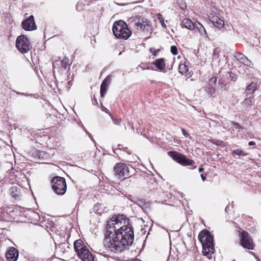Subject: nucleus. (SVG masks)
Here are the masks:
<instances>
[{
  "label": "nucleus",
  "mask_w": 261,
  "mask_h": 261,
  "mask_svg": "<svg viewBox=\"0 0 261 261\" xmlns=\"http://www.w3.org/2000/svg\"><path fill=\"white\" fill-rule=\"evenodd\" d=\"M128 225V220L123 215L113 217L108 221L103 239V245L107 250L119 253L132 245L134 231Z\"/></svg>",
  "instance_id": "obj_1"
},
{
  "label": "nucleus",
  "mask_w": 261,
  "mask_h": 261,
  "mask_svg": "<svg viewBox=\"0 0 261 261\" xmlns=\"http://www.w3.org/2000/svg\"><path fill=\"white\" fill-rule=\"evenodd\" d=\"M198 239L202 245V253L204 255L214 252V240L211 232L205 229L200 232Z\"/></svg>",
  "instance_id": "obj_2"
},
{
  "label": "nucleus",
  "mask_w": 261,
  "mask_h": 261,
  "mask_svg": "<svg viewBox=\"0 0 261 261\" xmlns=\"http://www.w3.org/2000/svg\"><path fill=\"white\" fill-rule=\"evenodd\" d=\"M112 31L116 38L118 39H127L132 34L127 24L123 20L115 21Z\"/></svg>",
  "instance_id": "obj_3"
},
{
  "label": "nucleus",
  "mask_w": 261,
  "mask_h": 261,
  "mask_svg": "<svg viewBox=\"0 0 261 261\" xmlns=\"http://www.w3.org/2000/svg\"><path fill=\"white\" fill-rule=\"evenodd\" d=\"M74 248L79 257L82 261H94V258L88 248L79 239L74 243Z\"/></svg>",
  "instance_id": "obj_4"
},
{
  "label": "nucleus",
  "mask_w": 261,
  "mask_h": 261,
  "mask_svg": "<svg viewBox=\"0 0 261 261\" xmlns=\"http://www.w3.org/2000/svg\"><path fill=\"white\" fill-rule=\"evenodd\" d=\"M129 24L137 31H149L151 30L150 22L147 19L141 17L130 18Z\"/></svg>",
  "instance_id": "obj_5"
},
{
  "label": "nucleus",
  "mask_w": 261,
  "mask_h": 261,
  "mask_svg": "<svg viewBox=\"0 0 261 261\" xmlns=\"http://www.w3.org/2000/svg\"><path fill=\"white\" fill-rule=\"evenodd\" d=\"M52 188L58 195H63L66 191L67 185L64 178L60 176L54 177L51 180Z\"/></svg>",
  "instance_id": "obj_6"
},
{
  "label": "nucleus",
  "mask_w": 261,
  "mask_h": 261,
  "mask_svg": "<svg viewBox=\"0 0 261 261\" xmlns=\"http://www.w3.org/2000/svg\"><path fill=\"white\" fill-rule=\"evenodd\" d=\"M168 153L171 158L181 165L184 166H192L194 169L196 168V166H193L195 161L187 158L186 155L174 151H169Z\"/></svg>",
  "instance_id": "obj_7"
},
{
  "label": "nucleus",
  "mask_w": 261,
  "mask_h": 261,
  "mask_svg": "<svg viewBox=\"0 0 261 261\" xmlns=\"http://www.w3.org/2000/svg\"><path fill=\"white\" fill-rule=\"evenodd\" d=\"M16 47L22 54H25L30 50V42L24 35L19 36L16 40Z\"/></svg>",
  "instance_id": "obj_8"
},
{
  "label": "nucleus",
  "mask_w": 261,
  "mask_h": 261,
  "mask_svg": "<svg viewBox=\"0 0 261 261\" xmlns=\"http://www.w3.org/2000/svg\"><path fill=\"white\" fill-rule=\"evenodd\" d=\"M114 173L118 178L122 177H129V171L127 165L123 163H118L114 167Z\"/></svg>",
  "instance_id": "obj_9"
},
{
  "label": "nucleus",
  "mask_w": 261,
  "mask_h": 261,
  "mask_svg": "<svg viewBox=\"0 0 261 261\" xmlns=\"http://www.w3.org/2000/svg\"><path fill=\"white\" fill-rule=\"evenodd\" d=\"M240 244L245 248L253 250L254 244L253 243L252 239L249 236L247 231H243L241 233Z\"/></svg>",
  "instance_id": "obj_10"
},
{
  "label": "nucleus",
  "mask_w": 261,
  "mask_h": 261,
  "mask_svg": "<svg viewBox=\"0 0 261 261\" xmlns=\"http://www.w3.org/2000/svg\"><path fill=\"white\" fill-rule=\"evenodd\" d=\"M21 27L25 31H31L35 30L37 29V26L35 22L34 16L31 15L27 19L24 20L21 22Z\"/></svg>",
  "instance_id": "obj_11"
},
{
  "label": "nucleus",
  "mask_w": 261,
  "mask_h": 261,
  "mask_svg": "<svg viewBox=\"0 0 261 261\" xmlns=\"http://www.w3.org/2000/svg\"><path fill=\"white\" fill-rule=\"evenodd\" d=\"M19 252L18 250L13 247L10 248L6 254L7 261H16Z\"/></svg>",
  "instance_id": "obj_12"
},
{
  "label": "nucleus",
  "mask_w": 261,
  "mask_h": 261,
  "mask_svg": "<svg viewBox=\"0 0 261 261\" xmlns=\"http://www.w3.org/2000/svg\"><path fill=\"white\" fill-rule=\"evenodd\" d=\"M234 57L240 63L247 66L250 67L252 64L251 62L246 56L240 53H235Z\"/></svg>",
  "instance_id": "obj_13"
},
{
  "label": "nucleus",
  "mask_w": 261,
  "mask_h": 261,
  "mask_svg": "<svg viewBox=\"0 0 261 261\" xmlns=\"http://www.w3.org/2000/svg\"><path fill=\"white\" fill-rule=\"evenodd\" d=\"M181 25L184 27L191 31H193L195 29V23H193L190 19L188 18L184 19L182 21Z\"/></svg>",
  "instance_id": "obj_14"
},
{
  "label": "nucleus",
  "mask_w": 261,
  "mask_h": 261,
  "mask_svg": "<svg viewBox=\"0 0 261 261\" xmlns=\"http://www.w3.org/2000/svg\"><path fill=\"white\" fill-rule=\"evenodd\" d=\"M211 21L215 27L219 29L223 28L224 24V21L218 17L213 16L211 18Z\"/></svg>",
  "instance_id": "obj_15"
},
{
  "label": "nucleus",
  "mask_w": 261,
  "mask_h": 261,
  "mask_svg": "<svg viewBox=\"0 0 261 261\" xmlns=\"http://www.w3.org/2000/svg\"><path fill=\"white\" fill-rule=\"evenodd\" d=\"M152 64L160 70H163L165 69L166 65L164 58L158 59L155 60L154 62L152 63Z\"/></svg>",
  "instance_id": "obj_16"
},
{
  "label": "nucleus",
  "mask_w": 261,
  "mask_h": 261,
  "mask_svg": "<svg viewBox=\"0 0 261 261\" xmlns=\"http://www.w3.org/2000/svg\"><path fill=\"white\" fill-rule=\"evenodd\" d=\"M195 28H197L201 35L206 36H207L205 29L201 23L197 21L195 23Z\"/></svg>",
  "instance_id": "obj_17"
},
{
  "label": "nucleus",
  "mask_w": 261,
  "mask_h": 261,
  "mask_svg": "<svg viewBox=\"0 0 261 261\" xmlns=\"http://www.w3.org/2000/svg\"><path fill=\"white\" fill-rule=\"evenodd\" d=\"M257 88V84L254 82H252L249 85H248L246 88V92L248 94H252L253 92Z\"/></svg>",
  "instance_id": "obj_18"
},
{
  "label": "nucleus",
  "mask_w": 261,
  "mask_h": 261,
  "mask_svg": "<svg viewBox=\"0 0 261 261\" xmlns=\"http://www.w3.org/2000/svg\"><path fill=\"white\" fill-rule=\"evenodd\" d=\"M205 91L210 96H211L215 93V89L212 86L208 85L205 87Z\"/></svg>",
  "instance_id": "obj_19"
},
{
  "label": "nucleus",
  "mask_w": 261,
  "mask_h": 261,
  "mask_svg": "<svg viewBox=\"0 0 261 261\" xmlns=\"http://www.w3.org/2000/svg\"><path fill=\"white\" fill-rule=\"evenodd\" d=\"M178 70L179 73L182 74H184L188 71V69L187 66L184 64H180L178 67Z\"/></svg>",
  "instance_id": "obj_20"
},
{
  "label": "nucleus",
  "mask_w": 261,
  "mask_h": 261,
  "mask_svg": "<svg viewBox=\"0 0 261 261\" xmlns=\"http://www.w3.org/2000/svg\"><path fill=\"white\" fill-rule=\"evenodd\" d=\"M69 60L66 57H65L61 61L62 67L64 69H66L69 66Z\"/></svg>",
  "instance_id": "obj_21"
},
{
  "label": "nucleus",
  "mask_w": 261,
  "mask_h": 261,
  "mask_svg": "<svg viewBox=\"0 0 261 261\" xmlns=\"http://www.w3.org/2000/svg\"><path fill=\"white\" fill-rule=\"evenodd\" d=\"M233 154L239 156H246L248 154V153H245L241 149H236L233 151Z\"/></svg>",
  "instance_id": "obj_22"
},
{
  "label": "nucleus",
  "mask_w": 261,
  "mask_h": 261,
  "mask_svg": "<svg viewBox=\"0 0 261 261\" xmlns=\"http://www.w3.org/2000/svg\"><path fill=\"white\" fill-rule=\"evenodd\" d=\"M156 16H157L158 19L159 20V21H160V23L161 24L162 27L164 28H166V25L165 23L164 18H163V16L161 14L158 13L156 15Z\"/></svg>",
  "instance_id": "obj_23"
},
{
  "label": "nucleus",
  "mask_w": 261,
  "mask_h": 261,
  "mask_svg": "<svg viewBox=\"0 0 261 261\" xmlns=\"http://www.w3.org/2000/svg\"><path fill=\"white\" fill-rule=\"evenodd\" d=\"M108 87L105 85L104 83H101L100 86V95L103 97L107 90Z\"/></svg>",
  "instance_id": "obj_24"
},
{
  "label": "nucleus",
  "mask_w": 261,
  "mask_h": 261,
  "mask_svg": "<svg viewBox=\"0 0 261 261\" xmlns=\"http://www.w3.org/2000/svg\"><path fill=\"white\" fill-rule=\"evenodd\" d=\"M170 51L174 55H176L178 54L177 48L176 46L172 45L171 46Z\"/></svg>",
  "instance_id": "obj_25"
},
{
  "label": "nucleus",
  "mask_w": 261,
  "mask_h": 261,
  "mask_svg": "<svg viewBox=\"0 0 261 261\" xmlns=\"http://www.w3.org/2000/svg\"><path fill=\"white\" fill-rule=\"evenodd\" d=\"M111 78L110 76H107L102 82V83H104L105 85L107 87H108L110 83Z\"/></svg>",
  "instance_id": "obj_26"
},
{
  "label": "nucleus",
  "mask_w": 261,
  "mask_h": 261,
  "mask_svg": "<svg viewBox=\"0 0 261 261\" xmlns=\"http://www.w3.org/2000/svg\"><path fill=\"white\" fill-rule=\"evenodd\" d=\"M111 78L110 76H107L102 82V83H104L105 85L107 87H108L110 83Z\"/></svg>",
  "instance_id": "obj_27"
},
{
  "label": "nucleus",
  "mask_w": 261,
  "mask_h": 261,
  "mask_svg": "<svg viewBox=\"0 0 261 261\" xmlns=\"http://www.w3.org/2000/svg\"><path fill=\"white\" fill-rule=\"evenodd\" d=\"M230 80L232 81L235 82L237 80V77L236 74L230 72L229 73Z\"/></svg>",
  "instance_id": "obj_28"
},
{
  "label": "nucleus",
  "mask_w": 261,
  "mask_h": 261,
  "mask_svg": "<svg viewBox=\"0 0 261 261\" xmlns=\"http://www.w3.org/2000/svg\"><path fill=\"white\" fill-rule=\"evenodd\" d=\"M112 118L113 119V123L115 124L118 125H121V122H122V121H121V119L113 118V117H112Z\"/></svg>",
  "instance_id": "obj_29"
},
{
  "label": "nucleus",
  "mask_w": 261,
  "mask_h": 261,
  "mask_svg": "<svg viewBox=\"0 0 261 261\" xmlns=\"http://www.w3.org/2000/svg\"><path fill=\"white\" fill-rule=\"evenodd\" d=\"M135 203H136L137 204L140 205V206H144L145 205V202L142 200L140 199L137 200Z\"/></svg>",
  "instance_id": "obj_30"
},
{
  "label": "nucleus",
  "mask_w": 261,
  "mask_h": 261,
  "mask_svg": "<svg viewBox=\"0 0 261 261\" xmlns=\"http://www.w3.org/2000/svg\"><path fill=\"white\" fill-rule=\"evenodd\" d=\"M244 103L247 105H251L252 101L250 98H245L244 100Z\"/></svg>",
  "instance_id": "obj_31"
},
{
  "label": "nucleus",
  "mask_w": 261,
  "mask_h": 261,
  "mask_svg": "<svg viewBox=\"0 0 261 261\" xmlns=\"http://www.w3.org/2000/svg\"><path fill=\"white\" fill-rule=\"evenodd\" d=\"M232 124H233L234 125H236V126H237V128H240V129H244V127L242 126L241 125H240L239 124V123H237V122H232Z\"/></svg>",
  "instance_id": "obj_32"
},
{
  "label": "nucleus",
  "mask_w": 261,
  "mask_h": 261,
  "mask_svg": "<svg viewBox=\"0 0 261 261\" xmlns=\"http://www.w3.org/2000/svg\"><path fill=\"white\" fill-rule=\"evenodd\" d=\"M217 82V78L216 77H213L212 78H211V79L210 80V82L211 83H214V84H215Z\"/></svg>",
  "instance_id": "obj_33"
},
{
  "label": "nucleus",
  "mask_w": 261,
  "mask_h": 261,
  "mask_svg": "<svg viewBox=\"0 0 261 261\" xmlns=\"http://www.w3.org/2000/svg\"><path fill=\"white\" fill-rule=\"evenodd\" d=\"M182 130V134L185 136V137H187L188 136V134L187 133V132L184 128H182L181 129Z\"/></svg>",
  "instance_id": "obj_34"
},
{
  "label": "nucleus",
  "mask_w": 261,
  "mask_h": 261,
  "mask_svg": "<svg viewBox=\"0 0 261 261\" xmlns=\"http://www.w3.org/2000/svg\"><path fill=\"white\" fill-rule=\"evenodd\" d=\"M248 145L249 146H253L255 145V143L254 141H250L249 142Z\"/></svg>",
  "instance_id": "obj_35"
},
{
  "label": "nucleus",
  "mask_w": 261,
  "mask_h": 261,
  "mask_svg": "<svg viewBox=\"0 0 261 261\" xmlns=\"http://www.w3.org/2000/svg\"><path fill=\"white\" fill-rule=\"evenodd\" d=\"M201 179L202 180L204 181L206 179V176L205 175H204L203 174H201Z\"/></svg>",
  "instance_id": "obj_36"
},
{
  "label": "nucleus",
  "mask_w": 261,
  "mask_h": 261,
  "mask_svg": "<svg viewBox=\"0 0 261 261\" xmlns=\"http://www.w3.org/2000/svg\"><path fill=\"white\" fill-rule=\"evenodd\" d=\"M199 172H202L203 170H204V168L202 167V166H201L199 168Z\"/></svg>",
  "instance_id": "obj_37"
},
{
  "label": "nucleus",
  "mask_w": 261,
  "mask_h": 261,
  "mask_svg": "<svg viewBox=\"0 0 261 261\" xmlns=\"http://www.w3.org/2000/svg\"><path fill=\"white\" fill-rule=\"evenodd\" d=\"M33 95L32 94H26V96H32Z\"/></svg>",
  "instance_id": "obj_38"
},
{
  "label": "nucleus",
  "mask_w": 261,
  "mask_h": 261,
  "mask_svg": "<svg viewBox=\"0 0 261 261\" xmlns=\"http://www.w3.org/2000/svg\"><path fill=\"white\" fill-rule=\"evenodd\" d=\"M107 110H108L107 109L105 108V107H103V109H102V111H103L105 112H107Z\"/></svg>",
  "instance_id": "obj_39"
},
{
  "label": "nucleus",
  "mask_w": 261,
  "mask_h": 261,
  "mask_svg": "<svg viewBox=\"0 0 261 261\" xmlns=\"http://www.w3.org/2000/svg\"><path fill=\"white\" fill-rule=\"evenodd\" d=\"M19 94L21 95H24V96H25L26 94L24 93H19Z\"/></svg>",
  "instance_id": "obj_40"
},
{
  "label": "nucleus",
  "mask_w": 261,
  "mask_h": 261,
  "mask_svg": "<svg viewBox=\"0 0 261 261\" xmlns=\"http://www.w3.org/2000/svg\"><path fill=\"white\" fill-rule=\"evenodd\" d=\"M86 133L89 135V137H91V134L89 133L88 132H86Z\"/></svg>",
  "instance_id": "obj_41"
},
{
  "label": "nucleus",
  "mask_w": 261,
  "mask_h": 261,
  "mask_svg": "<svg viewBox=\"0 0 261 261\" xmlns=\"http://www.w3.org/2000/svg\"><path fill=\"white\" fill-rule=\"evenodd\" d=\"M153 48H150V51L151 52H153Z\"/></svg>",
  "instance_id": "obj_42"
},
{
  "label": "nucleus",
  "mask_w": 261,
  "mask_h": 261,
  "mask_svg": "<svg viewBox=\"0 0 261 261\" xmlns=\"http://www.w3.org/2000/svg\"><path fill=\"white\" fill-rule=\"evenodd\" d=\"M154 51H155V52H156V51H155V50H154ZM153 55H154V56H155V55H156V53H154V54H153Z\"/></svg>",
  "instance_id": "obj_43"
},
{
  "label": "nucleus",
  "mask_w": 261,
  "mask_h": 261,
  "mask_svg": "<svg viewBox=\"0 0 261 261\" xmlns=\"http://www.w3.org/2000/svg\"><path fill=\"white\" fill-rule=\"evenodd\" d=\"M227 207H228V206H227V207L225 208V211H227Z\"/></svg>",
  "instance_id": "obj_44"
},
{
  "label": "nucleus",
  "mask_w": 261,
  "mask_h": 261,
  "mask_svg": "<svg viewBox=\"0 0 261 261\" xmlns=\"http://www.w3.org/2000/svg\"><path fill=\"white\" fill-rule=\"evenodd\" d=\"M257 260H258V261H260V260L258 259V257H257Z\"/></svg>",
  "instance_id": "obj_45"
},
{
  "label": "nucleus",
  "mask_w": 261,
  "mask_h": 261,
  "mask_svg": "<svg viewBox=\"0 0 261 261\" xmlns=\"http://www.w3.org/2000/svg\"><path fill=\"white\" fill-rule=\"evenodd\" d=\"M233 261H235V260H233Z\"/></svg>",
  "instance_id": "obj_46"
}]
</instances>
